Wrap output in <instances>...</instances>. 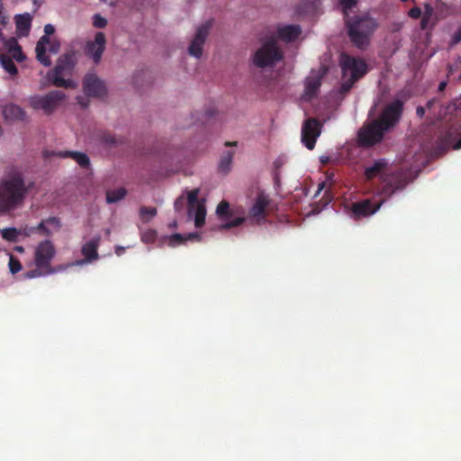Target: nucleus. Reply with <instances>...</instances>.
Returning a JSON list of instances; mask_svg holds the SVG:
<instances>
[{
    "label": "nucleus",
    "instance_id": "1",
    "mask_svg": "<svg viewBox=\"0 0 461 461\" xmlns=\"http://www.w3.org/2000/svg\"><path fill=\"white\" fill-rule=\"evenodd\" d=\"M29 188L21 173L4 177L0 181V213H9L22 208Z\"/></svg>",
    "mask_w": 461,
    "mask_h": 461
},
{
    "label": "nucleus",
    "instance_id": "2",
    "mask_svg": "<svg viewBox=\"0 0 461 461\" xmlns=\"http://www.w3.org/2000/svg\"><path fill=\"white\" fill-rule=\"evenodd\" d=\"M389 162L385 158H379L365 168L364 176L366 180L371 181L379 176L382 186L380 194L385 197L392 196L396 191L405 188L407 185L406 174L398 170L391 174H384L388 169Z\"/></svg>",
    "mask_w": 461,
    "mask_h": 461
},
{
    "label": "nucleus",
    "instance_id": "3",
    "mask_svg": "<svg viewBox=\"0 0 461 461\" xmlns=\"http://www.w3.org/2000/svg\"><path fill=\"white\" fill-rule=\"evenodd\" d=\"M345 23L350 41L359 49H364L369 44V38L377 27L375 20L368 14L348 17Z\"/></svg>",
    "mask_w": 461,
    "mask_h": 461
},
{
    "label": "nucleus",
    "instance_id": "4",
    "mask_svg": "<svg viewBox=\"0 0 461 461\" xmlns=\"http://www.w3.org/2000/svg\"><path fill=\"white\" fill-rule=\"evenodd\" d=\"M283 59L284 52L274 36L262 39L260 47L251 56L253 65L258 68H273Z\"/></svg>",
    "mask_w": 461,
    "mask_h": 461
},
{
    "label": "nucleus",
    "instance_id": "5",
    "mask_svg": "<svg viewBox=\"0 0 461 461\" xmlns=\"http://www.w3.org/2000/svg\"><path fill=\"white\" fill-rule=\"evenodd\" d=\"M76 60V52L71 50L61 55L54 67V68L49 72L48 77L52 84L58 87L69 88L73 86V82L70 79H65L63 77L69 75L73 70Z\"/></svg>",
    "mask_w": 461,
    "mask_h": 461
},
{
    "label": "nucleus",
    "instance_id": "6",
    "mask_svg": "<svg viewBox=\"0 0 461 461\" xmlns=\"http://www.w3.org/2000/svg\"><path fill=\"white\" fill-rule=\"evenodd\" d=\"M340 67L344 78L349 75V77L342 83L341 87L344 91H348L367 72L366 63L363 59L348 55L341 56Z\"/></svg>",
    "mask_w": 461,
    "mask_h": 461
},
{
    "label": "nucleus",
    "instance_id": "7",
    "mask_svg": "<svg viewBox=\"0 0 461 461\" xmlns=\"http://www.w3.org/2000/svg\"><path fill=\"white\" fill-rule=\"evenodd\" d=\"M447 111L450 113H455L456 121L449 126L442 144L446 149L451 147L453 149H461V95L447 106Z\"/></svg>",
    "mask_w": 461,
    "mask_h": 461
},
{
    "label": "nucleus",
    "instance_id": "8",
    "mask_svg": "<svg viewBox=\"0 0 461 461\" xmlns=\"http://www.w3.org/2000/svg\"><path fill=\"white\" fill-rule=\"evenodd\" d=\"M385 130L378 122L374 120L360 128L357 133V142L362 148H370L382 141Z\"/></svg>",
    "mask_w": 461,
    "mask_h": 461
},
{
    "label": "nucleus",
    "instance_id": "9",
    "mask_svg": "<svg viewBox=\"0 0 461 461\" xmlns=\"http://www.w3.org/2000/svg\"><path fill=\"white\" fill-rule=\"evenodd\" d=\"M56 255V249L50 240L41 241L35 249L34 261L38 269L45 274H52L50 263Z\"/></svg>",
    "mask_w": 461,
    "mask_h": 461
},
{
    "label": "nucleus",
    "instance_id": "10",
    "mask_svg": "<svg viewBox=\"0 0 461 461\" xmlns=\"http://www.w3.org/2000/svg\"><path fill=\"white\" fill-rule=\"evenodd\" d=\"M65 97L66 95L64 92L54 90L45 95L32 97L30 104L33 109L42 110L46 114H50L58 108Z\"/></svg>",
    "mask_w": 461,
    "mask_h": 461
},
{
    "label": "nucleus",
    "instance_id": "11",
    "mask_svg": "<svg viewBox=\"0 0 461 461\" xmlns=\"http://www.w3.org/2000/svg\"><path fill=\"white\" fill-rule=\"evenodd\" d=\"M403 102L401 100H395L393 103L389 104L382 112L379 118L375 121L383 126L385 131H388L390 128L393 127L398 121L402 113Z\"/></svg>",
    "mask_w": 461,
    "mask_h": 461
},
{
    "label": "nucleus",
    "instance_id": "12",
    "mask_svg": "<svg viewBox=\"0 0 461 461\" xmlns=\"http://www.w3.org/2000/svg\"><path fill=\"white\" fill-rule=\"evenodd\" d=\"M385 198L374 202L371 199H364L351 205L350 216L356 221L367 218L375 214L384 203Z\"/></svg>",
    "mask_w": 461,
    "mask_h": 461
},
{
    "label": "nucleus",
    "instance_id": "13",
    "mask_svg": "<svg viewBox=\"0 0 461 461\" xmlns=\"http://www.w3.org/2000/svg\"><path fill=\"white\" fill-rule=\"evenodd\" d=\"M321 131V123L315 118L306 119L302 126L301 140L308 149H313Z\"/></svg>",
    "mask_w": 461,
    "mask_h": 461
},
{
    "label": "nucleus",
    "instance_id": "14",
    "mask_svg": "<svg viewBox=\"0 0 461 461\" xmlns=\"http://www.w3.org/2000/svg\"><path fill=\"white\" fill-rule=\"evenodd\" d=\"M106 38L102 32H97L93 41H88L84 48V52L95 65L102 60L103 54L105 50Z\"/></svg>",
    "mask_w": 461,
    "mask_h": 461
},
{
    "label": "nucleus",
    "instance_id": "15",
    "mask_svg": "<svg viewBox=\"0 0 461 461\" xmlns=\"http://www.w3.org/2000/svg\"><path fill=\"white\" fill-rule=\"evenodd\" d=\"M326 72L327 69L323 67L311 71L304 83V92L303 95L304 100L310 101L317 95Z\"/></svg>",
    "mask_w": 461,
    "mask_h": 461
},
{
    "label": "nucleus",
    "instance_id": "16",
    "mask_svg": "<svg viewBox=\"0 0 461 461\" xmlns=\"http://www.w3.org/2000/svg\"><path fill=\"white\" fill-rule=\"evenodd\" d=\"M55 32V28L51 24H46L44 26V35H42L38 41L35 48L37 60L45 67L51 65V60L49 56L46 55L47 45L50 44V35Z\"/></svg>",
    "mask_w": 461,
    "mask_h": 461
},
{
    "label": "nucleus",
    "instance_id": "17",
    "mask_svg": "<svg viewBox=\"0 0 461 461\" xmlns=\"http://www.w3.org/2000/svg\"><path fill=\"white\" fill-rule=\"evenodd\" d=\"M83 89L87 96L103 97L106 94V86L95 74H87L83 80Z\"/></svg>",
    "mask_w": 461,
    "mask_h": 461
},
{
    "label": "nucleus",
    "instance_id": "18",
    "mask_svg": "<svg viewBox=\"0 0 461 461\" xmlns=\"http://www.w3.org/2000/svg\"><path fill=\"white\" fill-rule=\"evenodd\" d=\"M211 26L212 23L210 22H206L205 23L202 24L197 28L195 35L188 48V52L191 56H194L197 59H199L202 56L203 46L209 34V30Z\"/></svg>",
    "mask_w": 461,
    "mask_h": 461
},
{
    "label": "nucleus",
    "instance_id": "19",
    "mask_svg": "<svg viewBox=\"0 0 461 461\" xmlns=\"http://www.w3.org/2000/svg\"><path fill=\"white\" fill-rule=\"evenodd\" d=\"M216 213L222 221H226V222L222 223L220 226V230H229L234 227H238L242 224L245 221V217H236L232 220H230V204L226 201H221L216 209Z\"/></svg>",
    "mask_w": 461,
    "mask_h": 461
},
{
    "label": "nucleus",
    "instance_id": "20",
    "mask_svg": "<svg viewBox=\"0 0 461 461\" xmlns=\"http://www.w3.org/2000/svg\"><path fill=\"white\" fill-rule=\"evenodd\" d=\"M101 237L99 235L92 238L82 247L81 252L85 257L84 259L77 261V264L88 263L98 258L97 249L100 245Z\"/></svg>",
    "mask_w": 461,
    "mask_h": 461
},
{
    "label": "nucleus",
    "instance_id": "21",
    "mask_svg": "<svg viewBox=\"0 0 461 461\" xmlns=\"http://www.w3.org/2000/svg\"><path fill=\"white\" fill-rule=\"evenodd\" d=\"M302 33V28L298 24L278 25L276 28L277 38L285 42L295 41Z\"/></svg>",
    "mask_w": 461,
    "mask_h": 461
},
{
    "label": "nucleus",
    "instance_id": "22",
    "mask_svg": "<svg viewBox=\"0 0 461 461\" xmlns=\"http://www.w3.org/2000/svg\"><path fill=\"white\" fill-rule=\"evenodd\" d=\"M44 158H50L52 156H59L62 158H73L81 167L87 168L90 165V160L87 155L82 152L77 151H66L64 153L59 152H50L49 150L43 151Z\"/></svg>",
    "mask_w": 461,
    "mask_h": 461
},
{
    "label": "nucleus",
    "instance_id": "23",
    "mask_svg": "<svg viewBox=\"0 0 461 461\" xmlns=\"http://www.w3.org/2000/svg\"><path fill=\"white\" fill-rule=\"evenodd\" d=\"M269 204V199L268 197L264 194L263 193H260L257 195L255 199V203L249 209V214L250 217L257 218V217H265L266 209Z\"/></svg>",
    "mask_w": 461,
    "mask_h": 461
},
{
    "label": "nucleus",
    "instance_id": "24",
    "mask_svg": "<svg viewBox=\"0 0 461 461\" xmlns=\"http://www.w3.org/2000/svg\"><path fill=\"white\" fill-rule=\"evenodd\" d=\"M3 115L5 120H19L23 121L25 118V112L22 107L14 104H9L4 106Z\"/></svg>",
    "mask_w": 461,
    "mask_h": 461
},
{
    "label": "nucleus",
    "instance_id": "25",
    "mask_svg": "<svg viewBox=\"0 0 461 461\" xmlns=\"http://www.w3.org/2000/svg\"><path fill=\"white\" fill-rule=\"evenodd\" d=\"M16 31L19 36H27L29 34L32 18L29 14H18L15 16Z\"/></svg>",
    "mask_w": 461,
    "mask_h": 461
},
{
    "label": "nucleus",
    "instance_id": "26",
    "mask_svg": "<svg viewBox=\"0 0 461 461\" xmlns=\"http://www.w3.org/2000/svg\"><path fill=\"white\" fill-rule=\"evenodd\" d=\"M5 46L8 50V53L12 56V59H16L19 62L24 60L25 56L23 55L22 48L15 38H10L7 40Z\"/></svg>",
    "mask_w": 461,
    "mask_h": 461
},
{
    "label": "nucleus",
    "instance_id": "27",
    "mask_svg": "<svg viewBox=\"0 0 461 461\" xmlns=\"http://www.w3.org/2000/svg\"><path fill=\"white\" fill-rule=\"evenodd\" d=\"M234 156V151H225L220 159L219 163V170L224 174H227L230 171L232 159Z\"/></svg>",
    "mask_w": 461,
    "mask_h": 461
},
{
    "label": "nucleus",
    "instance_id": "28",
    "mask_svg": "<svg viewBox=\"0 0 461 461\" xmlns=\"http://www.w3.org/2000/svg\"><path fill=\"white\" fill-rule=\"evenodd\" d=\"M0 63L3 68L12 76H15L18 73V69L13 60V59L7 54H0Z\"/></svg>",
    "mask_w": 461,
    "mask_h": 461
},
{
    "label": "nucleus",
    "instance_id": "29",
    "mask_svg": "<svg viewBox=\"0 0 461 461\" xmlns=\"http://www.w3.org/2000/svg\"><path fill=\"white\" fill-rule=\"evenodd\" d=\"M127 194V191L124 187H120L114 190H108L106 192V203H114L122 200Z\"/></svg>",
    "mask_w": 461,
    "mask_h": 461
},
{
    "label": "nucleus",
    "instance_id": "30",
    "mask_svg": "<svg viewBox=\"0 0 461 461\" xmlns=\"http://www.w3.org/2000/svg\"><path fill=\"white\" fill-rule=\"evenodd\" d=\"M194 225L196 228H201L205 223L206 209L203 203H199L194 209Z\"/></svg>",
    "mask_w": 461,
    "mask_h": 461
},
{
    "label": "nucleus",
    "instance_id": "31",
    "mask_svg": "<svg viewBox=\"0 0 461 461\" xmlns=\"http://www.w3.org/2000/svg\"><path fill=\"white\" fill-rule=\"evenodd\" d=\"M198 238H199V235L196 232L189 233L187 236H184L180 233H175L170 236L169 244L171 246H175L177 244H181V243L185 242V240H195Z\"/></svg>",
    "mask_w": 461,
    "mask_h": 461
},
{
    "label": "nucleus",
    "instance_id": "32",
    "mask_svg": "<svg viewBox=\"0 0 461 461\" xmlns=\"http://www.w3.org/2000/svg\"><path fill=\"white\" fill-rule=\"evenodd\" d=\"M199 192H200L199 188H195L190 192H187V205H188L189 215L192 214L194 207H196V204L200 203V202H198Z\"/></svg>",
    "mask_w": 461,
    "mask_h": 461
},
{
    "label": "nucleus",
    "instance_id": "33",
    "mask_svg": "<svg viewBox=\"0 0 461 461\" xmlns=\"http://www.w3.org/2000/svg\"><path fill=\"white\" fill-rule=\"evenodd\" d=\"M21 233V230L13 227L1 230V237L11 242H15Z\"/></svg>",
    "mask_w": 461,
    "mask_h": 461
},
{
    "label": "nucleus",
    "instance_id": "34",
    "mask_svg": "<svg viewBox=\"0 0 461 461\" xmlns=\"http://www.w3.org/2000/svg\"><path fill=\"white\" fill-rule=\"evenodd\" d=\"M157 215V209L155 207L142 206L140 209V217L143 222L149 221Z\"/></svg>",
    "mask_w": 461,
    "mask_h": 461
},
{
    "label": "nucleus",
    "instance_id": "35",
    "mask_svg": "<svg viewBox=\"0 0 461 461\" xmlns=\"http://www.w3.org/2000/svg\"><path fill=\"white\" fill-rule=\"evenodd\" d=\"M37 231L41 235L50 237L54 230H51L43 221H41L36 227L32 228L30 232Z\"/></svg>",
    "mask_w": 461,
    "mask_h": 461
},
{
    "label": "nucleus",
    "instance_id": "36",
    "mask_svg": "<svg viewBox=\"0 0 461 461\" xmlns=\"http://www.w3.org/2000/svg\"><path fill=\"white\" fill-rule=\"evenodd\" d=\"M42 221L54 231H59L61 229L62 224L59 217L52 216Z\"/></svg>",
    "mask_w": 461,
    "mask_h": 461
},
{
    "label": "nucleus",
    "instance_id": "37",
    "mask_svg": "<svg viewBox=\"0 0 461 461\" xmlns=\"http://www.w3.org/2000/svg\"><path fill=\"white\" fill-rule=\"evenodd\" d=\"M339 5L342 12L345 14V19L349 17L348 11H351L353 7L357 5V0H340Z\"/></svg>",
    "mask_w": 461,
    "mask_h": 461
},
{
    "label": "nucleus",
    "instance_id": "38",
    "mask_svg": "<svg viewBox=\"0 0 461 461\" xmlns=\"http://www.w3.org/2000/svg\"><path fill=\"white\" fill-rule=\"evenodd\" d=\"M8 266L12 274H17L22 269L20 260L13 255L10 256Z\"/></svg>",
    "mask_w": 461,
    "mask_h": 461
},
{
    "label": "nucleus",
    "instance_id": "39",
    "mask_svg": "<svg viewBox=\"0 0 461 461\" xmlns=\"http://www.w3.org/2000/svg\"><path fill=\"white\" fill-rule=\"evenodd\" d=\"M93 25L95 28L103 29L107 25V20L99 14H96L93 16Z\"/></svg>",
    "mask_w": 461,
    "mask_h": 461
},
{
    "label": "nucleus",
    "instance_id": "40",
    "mask_svg": "<svg viewBox=\"0 0 461 461\" xmlns=\"http://www.w3.org/2000/svg\"><path fill=\"white\" fill-rule=\"evenodd\" d=\"M101 140L107 145L116 146L118 144L117 139L110 133H104L101 137Z\"/></svg>",
    "mask_w": 461,
    "mask_h": 461
},
{
    "label": "nucleus",
    "instance_id": "41",
    "mask_svg": "<svg viewBox=\"0 0 461 461\" xmlns=\"http://www.w3.org/2000/svg\"><path fill=\"white\" fill-rule=\"evenodd\" d=\"M156 239V231L153 230H149L142 233L141 240L142 241L149 243L154 241Z\"/></svg>",
    "mask_w": 461,
    "mask_h": 461
},
{
    "label": "nucleus",
    "instance_id": "42",
    "mask_svg": "<svg viewBox=\"0 0 461 461\" xmlns=\"http://www.w3.org/2000/svg\"><path fill=\"white\" fill-rule=\"evenodd\" d=\"M185 205V199L183 195L179 196L174 203V208L176 212H181Z\"/></svg>",
    "mask_w": 461,
    "mask_h": 461
},
{
    "label": "nucleus",
    "instance_id": "43",
    "mask_svg": "<svg viewBox=\"0 0 461 461\" xmlns=\"http://www.w3.org/2000/svg\"><path fill=\"white\" fill-rule=\"evenodd\" d=\"M47 46H49V48H48L49 52L53 53V54H57L60 48V44L59 41L51 42L50 41V44H48Z\"/></svg>",
    "mask_w": 461,
    "mask_h": 461
},
{
    "label": "nucleus",
    "instance_id": "44",
    "mask_svg": "<svg viewBox=\"0 0 461 461\" xmlns=\"http://www.w3.org/2000/svg\"><path fill=\"white\" fill-rule=\"evenodd\" d=\"M408 14L410 17L413 19H418L421 15V10L420 7H413L409 10Z\"/></svg>",
    "mask_w": 461,
    "mask_h": 461
},
{
    "label": "nucleus",
    "instance_id": "45",
    "mask_svg": "<svg viewBox=\"0 0 461 461\" xmlns=\"http://www.w3.org/2000/svg\"><path fill=\"white\" fill-rule=\"evenodd\" d=\"M461 41V26L454 32L451 38V44L455 45Z\"/></svg>",
    "mask_w": 461,
    "mask_h": 461
},
{
    "label": "nucleus",
    "instance_id": "46",
    "mask_svg": "<svg viewBox=\"0 0 461 461\" xmlns=\"http://www.w3.org/2000/svg\"><path fill=\"white\" fill-rule=\"evenodd\" d=\"M307 6L305 7L306 12L313 11L317 8L318 0H305Z\"/></svg>",
    "mask_w": 461,
    "mask_h": 461
},
{
    "label": "nucleus",
    "instance_id": "47",
    "mask_svg": "<svg viewBox=\"0 0 461 461\" xmlns=\"http://www.w3.org/2000/svg\"><path fill=\"white\" fill-rule=\"evenodd\" d=\"M8 23V17L3 13V6L0 5V25L5 27Z\"/></svg>",
    "mask_w": 461,
    "mask_h": 461
},
{
    "label": "nucleus",
    "instance_id": "48",
    "mask_svg": "<svg viewBox=\"0 0 461 461\" xmlns=\"http://www.w3.org/2000/svg\"><path fill=\"white\" fill-rule=\"evenodd\" d=\"M40 269H35V270H31V271H28L26 274H25V276L27 278H33V277H36V276H39L41 275Z\"/></svg>",
    "mask_w": 461,
    "mask_h": 461
},
{
    "label": "nucleus",
    "instance_id": "49",
    "mask_svg": "<svg viewBox=\"0 0 461 461\" xmlns=\"http://www.w3.org/2000/svg\"><path fill=\"white\" fill-rule=\"evenodd\" d=\"M432 14L433 8L429 5H426L423 17H428L429 19H430Z\"/></svg>",
    "mask_w": 461,
    "mask_h": 461
},
{
    "label": "nucleus",
    "instance_id": "50",
    "mask_svg": "<svg viewBox=\"0 0 461 461\" xmlns=\"http://www.w3.org/2000/svg\"><path fill=\"white\" fill-rule=\"evenodd\" d=\"M429 21V19L428 17H422L421 22H420V27L422 30L427 29Z\"/></svg>",
    "mask_w": 461,
    "mask_h": 461
},
{
    "label": "nucleus",
    "instance_id": "51",
    "mask_svg": "<svg viewBox=\"0 0 461 461\" xmlns=\"http://www.w3.org/2000/svg\"><path fill=\"white\" fill-rule=\"evenodd\" d=\"M416 114L422 118L425 114V108L422 107V106H418L417 109H416Z\"/></svg>",
    "mask_w": 461,
    "mask_h": 461
},
{
    "label": "nucleus",
    "instance_id": "52",
    "mask_svg": "<svg viewBox=\"0 0 461 461\" xmlns=\"http://www.w3.org/2000/svg\"><path fill=\"white\" fill-rule=\"evenodd\" d=\"M447 85V81H441V82L439 83V85H438V92H443V91L446 89Z\"/></svg>",
    "mask_w": 461,
    "mask_h": 461
},
{
    "label": "nucleus",
    "instance_id": "53",
    "mask_svg": "<svg viewBox=\"0 0 461 461\" xmlns=\"http://www.w3.org/2000/svg\"><path fill=\"white\" fill-rule=\"evenodd\" d=\"M436 102H437L436 99H431V100L428 101V103L426 104L427 108L430 109Z\"/></svg>",
    "mask_w": 461,
    "mask_h": 461
},
{
    "label": "nucleus",
    "instance_id": "54",
    "mask_svg": "<svg viewBox=\"0 0 461 461\" xmlns=\"http://www.w3.org/2000/svg\"><path fill=\"white\" fill-rule=\"evenodd\" d=\"M123 251H124V248H123V247H117V248H116V250H115V252H116V254H117L118 256H121V255L122 254V252H123Z\"/></svg>",
    "mask_w": 461,
    "mask_h": 461
},
{
    "label": "nucleus",
    "instance_id": "55",
    "mask_svg": "<svg viewBox=\"0 0 461 461\" xmlns=\"http://www.w3.org/2000/svg\"><path fill=\"white\" fill-rule=\"evenodd\" d=\"M324 187H325V183L324 182H321V184H319L318 190H317V194H320Z\"/></svg>",
    "mask_w": 461,
    "mask_h": 461
},
{
    "label": "nucleus",
    "instance_id": "56",
    "mask_svg": "<svg viewBox=\"0 0 461 461\" xmlns=\"http://www.w3.org/2000/svg\"><path fill=\"white\" fill-rule=\"evenodd\" d=\"M226 147H234L237 146V141H226L225 142Z\"/></svg>",
    "mask_w": 461,
    "mask_h": 461
},
{
    "label": "nucleus",
    "instance_id": "57",
    "mask_svg": "<svg viewBox=\"0 0 461 461\" xmlns=\"http://www.w3.org/2000/svg\"><path fill=\"white\" fill-rule=\"evenodd\" d=\"M4 27L0 25V41L3 39V32H2V29Z\"/></svg>",
    "mask_w": 461,
    "mask_h": 461
},
{
    "label": "nucleus",
    "instance_id": "58",
    "mask_svg": "<svg viewBox=\"0 0 461 461\" xmlns=\"http://www.w3.org/2000/svg\"><path fill=\"white\" fill-rule=\"evenodd\" d=\"M16 250L19 251V252H23V247H17Z\"/></svg>",
    "mask_w": 461,
    "mask_h": 461
},
{
    "label": "nucleus",
    "instance_id": "59",
    "mask_svg": "<svg viewBox=\"0 0 461 461\" xmlns=\"http://www.w3.org/2000/svg\"><path fill=\"white\" fill-rule=\"evenodd\" d=\"M81 105H82L83 107H86V105H87V104H83V103H81Z\"/></svg>",
    "mask_w": 461,
    "mask_h": 461
}]
</instances>
